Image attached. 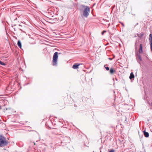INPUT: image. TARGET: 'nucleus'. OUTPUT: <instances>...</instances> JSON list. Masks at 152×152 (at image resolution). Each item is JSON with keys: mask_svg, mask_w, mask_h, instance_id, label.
I'll list each match as a JSON object with an SVG mask.
<instances>
[{"mask_svg": "<svg viewBox=\"0 0 152 152\" xmlns=\"http://www.w3.org/2000/svg\"><path fill=\"white\" fill-rule=\"evenodd\" d=\"M59 42H57L58 43Z\"/></svg>", "mask_w": 152, "mask_h": 152, "instance_id": "obj_36", "label": "nucleus"}, {"mask_svg": "<svg viewBox=\"0 0 152 152\" xmlns=\"http://www.w3.org/2000/svg\"><path fill=\"white\" fill-rule=\"evenodd\" d=\"M136 45V43H135V45Z\"/></svg>", "mask_w": 152, "mask_h": 152, "instance_id": "obj_32", "label": "nucleus"}, {"mask_svg": "<svg viewBox=\"0 0 152 152\" xmlns=\"http://www.w3.org/2000/svg\"><path fill=\"white\" fill-rule=\"evenodd\" d=\"M143 134L144 136L146 137H148L149 136V133L145 131V130H144L143 131Z\"/></svg>", "mask_w": 152, "mask_h": 152, "instance_id": "obj_8", "label": "nucleus"}, {"mask_svg": "<svg viewBox=\"0 0 152 152\" xmlns=\"http://www.w3.org/2000/svg\"><path fill=\"white\" fill-rule=\"evenodd\" d=\"M59 37H58H58H57V38H59Z\"/></svg>", "mask_w": 152, "mask_h": 152, "instance_id": "obj_34", "label": "nucleus"}, {"mask_svg": "<svg viewBox=\"0 0 152 152\" xmlns=\"http://www.w3.org/2000/svg\"><path fill=\"white\" fill-rule=\"evenodd\" d=\"M57 137H58V139H59L60 140V143H62V139L63 138L61 137V136L60 135V134H58Z\"/></svg>", "mask_w": 152, "mask_h": 152, "instance_id": "obj_11", "label": "nucleus"}, {"mask_svg": "<svg viewBox=\"0 0 152 152\" xmlns=\"http://www.w3.org/2000/svg\"><path fill=\"white\" fill-rule=\"evenodd\" d=\"M106 32V31H105V30H104V31H102V35H103L104 34V33L105 32Z\"/></svg>", "mask_w": 152, "mask_h": 152, "instance_id": "obj_19", "label": "nucleus"}, {"mask_svg": "<svg viewBox=\"0 0 152 152\" xmlns=\"http://www.w3.org/2000/svg\"><path fill=\"white\" fill-rule=\"evenodd\" d=\"M58 51L59 50L58 49H57Z\"/></svg>", "mask_w": 152, "mask_h": 152, "instance_id": "obj_35", "label": "nucleus"}, {"mask_svg": "<svg viewBox=\"0 0 152 152\" xmlns=\"http://www.w3.org/2000/svg\"><path fill=\"white\" fill-rule=\"evenodd\" d=\"M140 54L137 52L136 53L135 56L137 62L141 65L140 62L142 61V59L141 56Z\"/></svg>", "mask_w": 152, "mask_h": 152, "instance_id": "obj_3", "label": "nucleus"}, {"mask_svg": "<svg viewBox=\"0 0 152 152\" xmlns=\"http://www.w3.org/2000/svg\"><path fill=\"white\" fill-rule=\"evenodd\" d=\"M149 41L150 42V47H152V34H150L149 35Z\"/></svg>", "mask_w": 152, "mask_h": 152, "instance_id": "obj_6", "label": "nucleus"}, {"mask_svg": "<svg viewBox=\"0 0 152 152\" xmlns=\"http://www.w3.org/2000/svg\"><path fill=\"white\" fill-rule=\"evenodd\" d=\"M1 109V106H0V109Z\"/></svg>", "mask_w": 152, "mask_h": 152, "instance_id": "obj_29", "label": "nucleus"}, {"mask_svg": "<svg viewBox=\"0 0 152 152\" xmlns=\"http://www.w3.org/2000/svg\"><path fill=\"white\" fill-rule=\"evenodd\" d=\"M34 145H35V142H34Z\"/></svg>", "mask_w": 152, "mask_h": 152, "instance_id": "obj_30", "label": "nucleus"}, {"mask_svg": "<svg viewBox=\"0 0 152 152\" xmlns=\"http://www.w3.org/2000/svg\"><path fill=\"white\" fill-rule=\"evenodd\" d=\"M134 75L133 72H131L130 73V75L129 77V79L132 80V79H134Z\"/></svg>", "mask_w": 152, "mask_h": 152, "instance_id": "obj_9", "label": "nucleus"}, {"mask_svg": "<svg viewBox=\"0 0 152 152\" xmlns=\"http://www.w3.org/2000/svg\"><path fill=\"white\" fill-rule=\"evenodd\" d=\"M151 106H152V102L151 103Z\"/></svg>", "mask_w": 152, "mask_h": 152, "instance_id": "obj_27", "label": "nucleus"}, {"mask_svg": "<svg viewBox=\"0 0 152 152\" xmlns=\"http://www.w3.org/2000/svg\"><path fill=\"white\" fill-rule=\"evenodd\" d=\"M121 23V25H122V26H123V27H124V24L123 23Z\"/></svg>", "mask_w": 152, "mask_h": 152, "instance_id": "obj_23", "label": "nucleus"}, {"mask_svg": "<svg viewBox=\"0 0 152 152\" xmlns=\"http://www.w3.org/2000/svg\"><path fill=\"white\" fill-rule=\"evenodd\" d=\"M137 72H136V74H135V76H137Z\"/></svg>", "mask_w": 152, "mask_h": 152, "instance_id": "obj_26", "label": "nucleus"}, {"mask_svg": "<svg viewBox=\"0 0 152 152\" xmlns=\"http://www.w3.org/2000/svg\"><path fill=\"white\" fill-rule=\"evenodd\" d=\"M108 152H115V150L113 149H111Z\"/></svg>", "mask_w": 152, "mask_h": 152, "instance_id": "obj_18", "label": "nucleus"}, {"mask_svg": "<svg viewBox=\"0 0 152 152\" xmlns=\"http://www.w3.org/2000/svg\"><path fill=\"white\" fill-rule=\"evenodd\" d=\"M74 106L75 107H77V105L75 104L74 105Z\"/></svg>", "mask_w": 152, "mask_h": 152, "instance_id": "obj_24", "label": "nucleus"}, {"mask_svg": "<svg viewBox=\"0 0 152 152\" xmlns=\"http://www.w3.org/2000/svg\"><path fill=\"white\" fill-rule=\"evenodd\" d=\"M8 142L6 140V138L2 136H0V147H2L7 145Z\"/></svg>", "mask_w": 152, "mask_h": 152, "instance_id": "obj_2", "label": "nucleus"}, {"mask_svg": "<svg viewBox=\"0 0 152 152\" xmlns=\"http://www.w3.org/2000/svg\"><path fill=\"white\" fill-rule=\"evenodd\" d=\"M57 63V52H56L53 55L52 64L53 66L56 65Z\"/></svg>", "mask_w": 152, "mask_h": 152, "instance_id": "obj_4", "label": "nucleus"}, {"mask_svg": "<svg viewBox=\"0 0 152 152\" xmlns=\"http://www.w3.org/2000/svg\"><path fill=\"white\" fill-rule=\"evenodd\" d=\"M53 124H54L55 125H56V121H53V122H52Z\"/></svg>", "mask_w": 152, "mask_h": 152, "instance_id": "obj_20", "label": "nucleus"}, {"mask_svg": "<svg viewBox=\"0 0 152 152\" xmlns=\"http://www.w3.org/2000/svg\"><path fill=\"white\" fill-rule=\"evenodd\" d=\"M107 66V65H105L104 66V67L107 71H109L110 70V68L108 67Z\"/></svg>", "mask_w": 152, "mask_h": 152, "instance_id": "obj_13", "label": "nucleus"}, {"mask_svg": "<svg viewBox=\"0 0 152 152\" xmlns=\"http://www.w3.org/2000/svg\"><path fill=\"white\" fill-rule=\"evenodd\" d=\"M80 65V64L75 63L73 65L72 68L74 69H78L79 68V66Z\"/></svg>", "mask_w": 152, "mask_h": 152, "instance_id": "obj_7", "label": "nucleus"}, {"mask_svg": "<svg viewBox=\"0 0 152 152\" xmlns=\"http://www.w3.org/2000/svg\"><path fill=\"white\" fill-rule=\"evenodd\" d=\"M137 35L138 36V37H140V38H141L142 37L143 35V34H137Z\"/></svg>", "mask_w": 152, "mask_h": 152, "instance_id": "obj_14", "label": "nucleus"}, {"mask_svg": "<svg viewBox=\"0 0 152 152\" xmlns=\"http://www.w3.org/2000/svg\"><path fill=\"white\" fill-rule=\"evenodd\" d=\"M63 120L62 119H60L59 120V123H60L63 124Z\"/></svg>", "mask_w": 152, "mask_h": 152, "instance_id": "obj_16", "label": "nucleus"}, {"mask_svg": "<svg viewBox=\"0 0 152 152\" xmlns=\"http://www.w3.org/2000/svg\"><path fill=\"white\" fill-rule=\"evenodd\" d=\"M64 107H65L64 105L62 107H61L60 108H60V109H62L64 108Z\"/></svg>", "mask_w": 152, "mask_h": 152, "instance_id": "obj_21", "label": "nucleus"}, {"mask_svg": "<svg viewBox=\"0 0 152 152\" xmlns=\"http://www.w3.org/2000/svg\"><path fill=\"white\" fill-rule=\"evenodd\" d=\"M60 54V53H58H58H57V54H58H58Z\"/></svg>", "mask_w": 152, "mask_h": 152, "instance_id": "obj_25", "label": "nucleus"}, {"mask_svg": "<svg viewBox=\"0 0 152 152\" xmlns=\"http://www.w3.org/2000/svg\"><path fill=\"white\" fill-rule=\"evenodd\" d=\"M61 18H60V19L59 20L60 21H61L63 19V18L61 16Z\"/></svg>", "mask_w": 152, "mask_h": 152, "instance_id": "obj_22", "label": "nucleus"}, {"mask_svg": "<svg viewBox=\"0 0 152 152\" xmlns=\"http://www.w3.org/2000/svg\"><path fill=\"white\" fill-rule=\"evenodd\" d=\"M110 74H113V73L115 72V70L113 68H111L110 69Z\"/></svg>", "mask_w": 152, "mask_h": 152, "instance_id": "obj_10", "label": "nucleus"}, {"mask_svg": "<svg viewBox=\"0 0 152 152\" xmlns=\"http://www.w3.org/2000/svg\"><path fill=\"white\" fill-rule=\"evenodd\" d=\"M142 46V44L140 45V48L138 51V53L141 54L143 53Z\"/></svg>", "mask_w": 152, "mask_h": 152, "instance_id": "obj_5", "label": "nucleus"}, {"mask_svg": "<svg viewBox=\"0 0 152 152\" xmlns=\"http://www.w3.org/2000/svg\"><path fill=\"white\" fill-rule=\"evenodd\" d=\"M83 8H84V10L83 11V15L87 18L89 15V13L90 12V7L88 6H86L83 4H82L81 5Z\"/></svg>", "mask_w": 152, "mask_h": 152, "instance_id": "obj_1", "label": "nucleus"}, {"mask_svg": "<svg viewBox=\"0 0 152 152\" xmlns=\"http://www.w3.org/2000/svg\"><path fill=\"white\" fill-rule=\"evenodd\" d=\"M57 34H58L59 35H60V34H58V33H57Z\"/></svg>", "mask_w": 152, "mask_h": 152, "instance_id": "obj_31", "label": "nucleus"}, {"mask_svg": "<svg viewBox=\"0 0 152 152\" xmlns=\"http://www.w3.org/2000/svg\"><path fill=\"white\" fill-rule=\"evenodd\" d=\"M148 65L152 67V61H150L148 62Z\"/></svg>", "mask_w": 152, "mask_h": 152, "instance_id": "obj_15", "label": "nucleus"}, {"mask_svg": "<svg viewBox=\"0 0 152 152\" xmlns=\"http://www.w3.org/2000/svg\"><path fill=\"white\" fill-rule=\"evenodd\" d=\"M0 64L3 65H5V64L4 63L2 62L1 61H0Z\"/></svg>", "mask_w": 152, "mask_h": 152, "instance_id": "obj_17", "label": "nucleus"}, {"mask_svg": "<svg viewBox=\"0 0 152 152\" xmlns=\"http://www.w3.org/2000/svg\"><path fill=\"white\" fill-rule=\"evenodd\" d=\"M18 45L20 48H21V47H22L21 43L20 41L19 40L18 41Z\"/></svg>", "mask_w": 152, "mask_h": 152, "instance_id": "obj_12", "label": "nucleus"}, {"mask_svg": "<svg viewBox=\"0 0 152 152\" xmlns=\"http://www.w3.org/2000/svg\"><path fill=\"white\" fill-rule=\"evenodd\" d=\"M59 20V18H58V20Z\"/></svg>", "mask_w": 152, "mask_h": 152, "instance_id": "obj_33", "label": "nucleus"}, {"mask_svg": "<svg viewBox=\"0 0 152 152\" xmlns=\"http://www.w3.org/2000/svg\"><path fill=\"white\" fill-rule=\"evenodd\" d=\"M109 59H110V60H111V58H109Z\"/></svg>", "mask_w": 152, "mask_h": 152, "instance_id": "obj_28", "label": "nucleus"}]
</instances>
